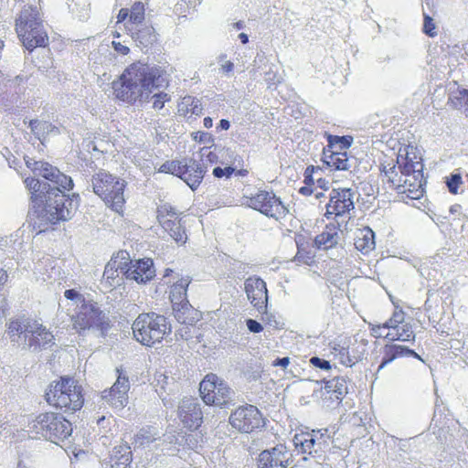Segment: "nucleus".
<instances>
[{"instance_id": "1", "label": "nucleus", "mask_w": 468, "mask_h": 468, "mask_svg": "<svg viewBox=\"0 0 468 468\" xmlns=\"http://www.w3.org/2000/svg\"><path fill=\"white\" fill-rule=\"evenodd\" d=\"M163 70L142 61L130 64L117 80L112 83L115 99L134 105L145 101L154 90L161 88L165 82Z\"/></svg>"}, {"instance_id": "2", "label": "nucleus", "mask_w": 468, "mask_h": 468, "mask_svg": "<svg viewBox=\"0 0 468 468\" xmlns=\"http://www.w3.org/2000/svg\"><path fill=\"white\" fill-rule=\"evenodd\" d=\"M405 319L404 311L397 306L386 322L370 325V334L374 338L387 341L382 348V361L378 372L395 359L405 356L407 346L395 344L396 341H414L415 334L411 325L406 323Z\"/></svg>"}, {"instance_id": "3", "label": "nucleus", "mask_w": 468, "mask_h": 468, "mask_svg": "<svg viewBox=\"0 0 468 468\" xmlns=\"http://www.w3.org/2000/svg\"><path fill=\"white\" fill-rule=\"evenodd\" d=\"M44 398L50 407L64 413H75L84 405L83 388L69 376H61L51 381Z\"/></svg>"}, {"instance_id": "4", "label": "nucleus", "mask_w": 468, "mask_h": 468, "mask_svg": "<svg viewBox=\"0 0 468 468\" xmlns=\"http://www.w3.org/2000/svg\"><path fill=\"white\" fill-rule=\"evenodd\" d=\"M169 319L155 312L139 314L132 324L133 339L145 347L162 345L172 335Z\"/></svg>"}, {"instance_id": "5", "label": "nucleus", "mask_w": 468, "mask_h": 468, "mask_svg": "<svg viewBox=\"0 0 468 468\" xmlns=\"http://www.w3.org/2000/svg\"><path fill=\"white\" fill-rule=\"evenodd\" d=\"M92 189L107 207L122 216L126 199L124 191L127 183L124 179L106 171H100L92 176Z\"/></svg>"}, {"instance_id": "6", "label": "nucleus", "mask_w": 468, "mask_h": 468, "mask_svg": "<svg viewBox=\"0 0 468 468\" xmlns=\"http://www.w3.org/2000/svg\"><path fill=\"white\" fill-rule=\"evenodd\" d=\"M16 32L28 51L48 46L49 38L43 27L39 13L32 7L25 8L16 22Z\"/></svg>"}, {"instance_id": "7", "label": "nucleus", "mask_w": 468, "mask_h": 468, "mask_svg": "<svg viewBox=\"0 0 468 468\" xmlns=\"http://www.w3.org/2000/svg\"><path fill=\"white\" fill-rule=\"evenodd\" d=\"M70 322L72 328L80 335H84L90 330H97L105 335L111 328L110 319L98 303L86 299H82V303L76 306Z\"/></svg>"}, {"instance_id": "8", "label": "nucleus", "mask_w": 468, "mask_h": 468, "mask_svg": "<svg viewBox=\"0 0 468 468\" xmlns=\"http://www.w3.org/2000/svg\"><path fill=\"white\" fill-rule=\"evenodd\" d=\"M406 172L399 168V165L393 160H385L379 166V177L384 186L397 192L403 198L418 200L423 197L425 192L422 178L419 179V187L416 186V193L412 189L411 182L408 181Z\"/></svg>"}, {"instance_id": "9", "label": "nucleus", "mask_w": 468, "mask_h": 468, "mask_svg": "<svg viewBox=\"0 0 468 468\" xmlns=\"http://www.w3.org/2000/svg\"><path fill=\"white\" fill-rule=\"evenodd\" d=\"M30 429L48 441L58 444L72 433V424L58 412L46 411L38 414L31 422Z\"/></svg>"}, {"instance_id": "10", "label": "nucleus", "mask_w": 468, "mask_h": 468, "mask_svg": "<svg viewBox=\"0 0 468 468\" xmlns=\"http://www.w3.org/2000/svg\"><path fill=\"white\" fill-rule=\"evenodd\" d=\"M159 171L179 177L193 191L199 187L207 173L206 167L193 158L165 161L161 165Z\"/></svg>"}, {"instance_id": "11", "label": "nucleus", "mask_w": 468, "mask_h": 468, "mask_svg": "<svg viewBox=\"0 0 468 468\" xmlns=\"http://www.w3.org/2000/svg\"><path fill=\"white\" fill-rule=\"evenodd\" d=\"M394 161L407 173L408 181L411 182L412 189L416 192L415 187H419L418 178L423 179V158L420 149L414 144H402Z\"/></svg>"}, {"instance_id": "12", "label": "nucleus", "mask_w": 468, "mask_h": 468, "mask_svg": "<svg viewBox=\"0 0 468 468\" xmlns=\"http://www.w3.org/2000/svg\"><path fill=\"white\" fill-rule=\"evenodd\" d=\"M200 397L208 406L225 407L231 402L232 390L229 386L216 374L205 376L199 384Z\"/></svg>"}, {"instance_id": "13", "label": "nucleus", "mask_w": 468, "mask_h": 468, "mask_svg": "<svg viewBox=\"0 0 468 468\" xmlns=\"http://www.w3.org/2000/svg\"><path fill=\"white\" fill-rule=\"evenodd\" d=\"M247 207L275 219L283 218L288 209L272 191L258 190L255 194L245 197Z\"/></svg>"}, {"instance_id": "14", "label": "nucleus", "mask_w": 468, "mask_h": 468, "mask_svg": "<svg viewBox=\"0 0 468 468\" xmlns=\"http://www.w3.org/2000/svg\"><path fill=\"white\" fill-rule=\"evenodd\" d=\"M156 218L162 229L180 245L187 240L185 227L182 225V218L176 209L170 204H162L157 207Z\"/></svg>"}, {"instance_id": "15", "label": "nucleus", "mask_w": 468, "mask_h": 468, "mask_svg": "<svg viewBox=\"0 0 468 468\" xmlns=\"http://www.w3.org/2000/svg\"><path fill=\"white\" fill-rule=\"evenodd\" d=\"M230 425L239 432L250 433L265 425V420L260 410L247 404L236 409L229 416Z\"/></svg>"}, {"instance_id": "16", "label": "nucleus", "mask_w": 468, "mask_h": 468, "mask_svg": "<svg viewBox=\"0 0 468 468\" xmlns=\"http://www.w3.org/2000/svg\"><path fill=\"white\" fill-rule=\"evenodd\" d=\"M79 203L80 196L78 194H72L69 197L65 194L55 193L53 201L49 198L46 207L48 220L52 224L68 220L77 210Z\"/></svg>"}, {"instance_id": "17", "label": "nucleus", "mask_w": 468, "mask_h": 468, "mask_svg": "<svg viewBox=\"0 0 468 468\" xmlns=\"http://www.w3.org/2000/svg\"><path fill=\"white\" fill-rule=\"evenodd\" d=\"M355 207L354 193L350 188H334L325 206L324 217L327 219L350 218V211Z\"/></svg>"}, {"instance_id": "18", "label": "nucleus", "mask_w": 468, "mask_h": 468, "mask_svg": "<svg viewBox=\"0 0 468 468\" xmlns=\"http://www.w3.org/2000/svg\"><path fill=\"white\" fill-rule=\"evenodd\" d=\"M327 430L300 431L293 437L295 448L302 453L313 454L322 451L329 443Z\"/></svg>"}, {"instance_id": "19", "label": "nucleus", "mask_w": 468, "mask_h": 468, "mask_svg": "<svg viewBox=\"0 0 468 468\" xmlns=\"http://www.w3.org/2000/svg\"><path fill=\"white\" fill-rule=\"evenodd\" d=\"M292 454L286 446L278 444L271 450L262 451L258 458L259 468H286Z\"/></svg>"}, {"instance_id": "20", "label": "nucleus", "mask_w": 468, "mask_h": 468, "mask_svg": "<svg viewBox=\"0 0 468 468\" xmlns=\"http://www.w3.org/2000/svg\"><path fill=\"white\" fill-rule=\"evenodd\" d=\"M178 417L185 428L197 430L203 422V413L199 404L193 399H183L178 408Z\"/></svg>"}, {"instance_id": "21", "label": "nucleus", "mask_w": 468, "mask_h": 468, "mask_svg": "<svg viewBox=\"0 0 468 468\" xmlns=\"http://www.w3.org/2000/svg\"><path fill=\"white\" fill-rule=\"evenodd\" d=\"M124 275L128 280L144 284L155 276L154 262L149 258L130 261Z\"/></svg>"}, {"instance_id": "22", "label": "nucleus", "mask_w": 468, "mask_h": 468, "mask_svg": "<svg viewBox=\"0 0 468 468\" xmlns=\"http://www.w3.org/2000/svg\"><path fill=\"white\" fill-rule=\"evenodd\" d=\"M245 291L251 304L259 311H265L268 303V291L265 282L257 277H250L245 282Z\"/></svg>"}, {"instance_id": "23", "label": "nucleus", "mask_w": 468, "mask_h": 468, "mask_svg": "<svg viewBox=\"0 0 468 468\" xmlns=\"http://www.w3.org/2000/svg\"><path fill=\"white\" fill-rule=\"evenodd\" d=\"M25 335L28 338L30 346L42 347L52 343L54 335L45 326L37 321L27 320L25 323Z\"/></svg>"}, {"instance_id": "24", "label": "nucleus", "mask_w": 468, "mask_h": 468, "mask_svg": "<svg viewBox=\"0 0 468 468\" xmlns=\"http://www.w3.org/2000/svg\"><path fill=\"white\" fill-rule=\"evenodd\" d=\"M295 242L297 246V252L294 256V261L298 265H314L316 262L315 246L312 241L311 237L303 234H297L295 236Z\"/></svg>"}, {"instance_id": "25", "label": "nucleus", "mask_w": 468, "mask_h": 468, "mask_svg": "<svg viewBox=\"0 0 468 468\" xmlns=\"http://www.w3.org/2000/svg\"><path fill=\"white\" fill-rule=\"evenodd\" d=\"M322 160L332 171H346L350 167L349 157L345 151L341 152L333 148L324 147Z\"/></svg>"}, {"instance_id": "26", "label": "nucleus", "mask_w": 468, "mask_h": 468, "mask_svg": "<svg viewBox=\"0 0 468 468\" xmlns=\"http://www.w3.org/2000/svg\"><path fill=\"white\" fill-rule=\"evenodd\" d=\"M339 224H327L324 231L318 234L314 239L315 249L329 250L335 247L339 240Z\"/></svg>"}, {"instance_id": "27", "label": "nucleus", "mask_w": 468, "mask_h": 468, "mask_svg": "<svg viewBox=\"0 0 468 468\" xmlns=\"http://www.w3.org/2000/svg\"><path fill=\"white\" fill-rule=\"evenodd\" d=\"M132 461L131 447L127 443H122L112 449L106 468H130Z\"/></svg>"}, {"instance_id": "28", "label": "nucleus", "mask_w": 468, "mask_h": 468, "mask_svg": "<svg viewBox=\"0 0 468 468\" xmlns=\"http://www.w3.org/2000/svg\"><path fill=\"white\" fill-rule=\"evenodd\" d=\"M128 19L130 25H141L145 19L144 4L137 1L134 2L131 8H122L117 15V23H122Z\"/></svg>"}, {"instance_id": "29", "label": "nucleus", "mask_w": 468, "mask_h": 468, "mask_svg": "<svg viewBox=\"0 0 468 468\" xmlns=\"http://www.w3.org/2000/svg\"><path fill=\"white\" fill-rule=\"evenodd\" d=\"M192 282V278L189 275L179 277L173 284L169 287V299L174 305H180L182 303L187 300V289Z\"/></svg>"}, {"instance_id": "30", "label": "nucleus", "mask_w": 468, "mask_h": 468, "mask_svg": "<svg viewBox=\"0 0 468 468\" xmlns=\"http://www.w3.org/2000/svg\"><path fill=\"white\" fill-rule=\"evenodd\" d=\"M176 319L183 324L193 325L200 320V313L195 309L188 301L176 304L173 307Z\"/></svg>"}, {"instance_id": "31", "label": "nucleus", "mask_w": 468, "mask_h": 468, "mask_svg": "<svg viewBox=\"0 0 468 468\" xmlns=\"http://www.w3.org/2000/svg\"><path fill=\"white\" fill-rule=\"evenodd\" d=\"M202 112L203 105L201 101L191 95L184 96L177 104V114L186 119L194 115L200 116Z\"/></svg>"}, {"instance_id": "32", "label": "nucleus", "mask_w": 468, "mask_h": 468, "mask_svg": "<svg viewBox=\"0 0 468 468\" xmlns=\"http://www.w3.org/2000/svg\"><path fill=\"white\" fill-rule=\"evenodd\" d=\"M354 244L356 249L364 254L373 250L376 245L374 231L368 227L359 229L356 232Z\"/></svg>"}, {"instance_id": "33", "label": "nucleus", "mask_w": 468, "mask_h": 468, "mask_svg": "<svg viewBox=\"0 0 468 468\" xmlns=\"http://www.w3.org/2000/svg\"><path fill=\"white\" fill-rule=\"evenodd\" d=\"M447 105L468 117V89L458 88L448 98Z\"/></svg>"}, {"instance_id": "34", "label": "nucleus", "mask_w": 468, "mask_h": 468, "mask_svg": "<svg viewBox=\"0 0 468 468\" xmlns=\"http://www.w3.org/2000/svg\"><path fill=\"white\" fill-rule=\"evenodd\" d=\"M101 397L110 406L117 410H122L128 403V392L122 390L105 389Z\"/></svg>"}, {"instance_id": "35", "label": "nucleus", "mask_w": 468, "mask_h": 468, "mask_svg": "<svg viewBox=\"0 0 468 468\" xmlns=\"http://www.w3.org/2000/svg\"><path fill=\"white\" fill-rule=\"evenodd\" d=\"M353 143V137L350 135L338 136L328 134L326 147L335 149L341 152H346Z\"/></svg>"}, {"instance_id": "36", "label": "nucleus", "mask_w": 468, "mask_h": 468, "mask_svg": "<svg viewBox=\"0 0 468 468\" xmlns=\"http://www.w3.org/2000/svg\"><path fill=\"white\" fill-rule=\"evenodd\" d=\"M25 184L31 193V199L33 202H42L44 192L40 181L34 177H27L25 179Z\"/></svg>"}, {"instance_id": "37", "label": "nucleus", "mask_w": 468, "mask_h": 468, "mask_svg": "<svg viewBox=\"0 0 468 468\" xmlns=\"http://www.w3.org/2000/svg\"><path fill=\"white\" fill-rule=\"evenodd\" d=\"M123 268L118 263L117 257H112L106 264L103 271V281L112 286V281L118 277V270Z\"/></svg>"}, {"instance_id": "38", "label": "nucleus", "mask_w": 468, "mask_h": 468, "mask_svg": "<svg viewBox=\"0 0 468 468\" xmlns=\"http://www.w3.org/2000/svg\"><path fill=\"white\" fill-rule=\"evenodd\" d=\"M116 374H117V379L113 383V385L110 388L114 390L118 391H126L129 392L130 390V381L129 378L126 375L125 371L123 370L122 367H119L116 368Z\"/></svg>"}, {"instance_id": "39", "label": "nucleus", "mask_w": 468, "mask_h": 468, "mask_svg": "<svg viewBox=\"0 0 468 468\" xmlns=\"http://www.w3.org/2000/svg\"><path fill=\"white\" fill-rule=\"evenodd\" d=\"M34 170L38 171L39 176L48 181L53 180L54 176L58 172L57 167L46 162H36Z\"/></svg>"}, {"instance_id": "40", "label": "nucleus", "mask_w": 468, "mask_h": 468, "mask_svg": "<svg viewBox=\"0 0 468 468\" xmlns=\"http://www.w3.org/2000/svg\"><path fill=\"white\" fill-rule=\"evenodd\" d=\"M50 182L54 183L58 186V193L63 194L64 190H71L73 188V181L70 176L61 173L59 170Z\"/></svg>"}, {"instance_id": "41", "label": "nucleus", "mask_w": 468, "mask_h": 468, "mask_svg": "<svg viewBox=\"0 0 468 468\" xmlns=\"http://www.w3.org/2000/svg\"><path fill=\"white\" fill-rule=\"evenodd\" d=\"M463 184V179L460 174H453L447 177L446 185L449 192L452 195L458 194L460 186Z\"/></svg>"}, {"instance_id": "42", "label": "nucleus", "mask_w": 468, "mask_h": 468, "mask_svg": "<svg viewBox=\"0 0 468 468\" xmlns=\"http://www.w3.org/2000/svg\"><path fill=\"white\" fill-rule=\"evenodd\" d=\"M153 100V108L154 110H161L164 108L165 102L170 101L171 97L166 92L161 91L155 93L152 97Z\"/></svg>"}, {"instance_id": "43", "label": "nucleus", "mask_w": 468, "mask_h": 468, "mask_svg": "<svg viewBox=\"0 0 468 468\" xmlns=\"http://www.w3.org/2000/svg\"><path fill=\"white\" fill-rule=\"evenodd\" d=\"M199 152L203 161L206 164L214 165L218 163V154L215 151L211 150V147H202Z\"/></svg>"}, {"instance_id": "44", "label": "nucleus", "mask_w": 468, "mask_h": 468, "mask_svg": "<svg viewBox=\"0 0 468 468\" xmlns=\"http://www.w3.org/2000/svg\"><path fill=\"white\" fill-rule=\"evenodd\" d=\"M423 32L431 37L437 35L436 25L433 19L427 14L423 16Z\"/></svg>"}, {"instance_id": "45", "label": "nucleus", "mask_w": 468, "mask_h": 468, "mask_svg": "<svg viewBox=\"0 0 468 468\" xmlns=\"http://www.w3.org/2000/svg\"><path fill=\"white\" fill-rule=\"evenodd\" d=\"M146 33L148 35V38L147 39H145L144 35H143L141 31L133 33L132 34V37L135 41H139L142 45L147 46L149 43H152L153 41H154L155 37L153 34V29L152 28H148L147 27L146 28Z\"/></svg>"}, {"instance_id": "46", "label": "nucleus", "mask_w": 468, "mask_h": 468, "mask_svg": "<svg viewBox=\"0 0 468 468\" xmlns=\"http://www.w3.org/2000/svg\"><path fill=\"white\" fill-rule=\"evenodd\" d=\"M7 332L10 336L16 335L18 334H25V324H21L17 320L11 321L7 327Z\"/></svg>"}, {"instance_id": "47", "label": "nucleus", "mask_w": 468, "mask_h": 468, "mask_svg": "<svg viewBox=\"0 0 468 468\" xmlns=\"http://www.w3.org/2000/svg\"><path fill=\"white\" fill-rule=\"evenodd\" d=\"M235 172V169L231 166L221 168L219 166L213 169V176L217 178L230 177Z\"/></svg>"}, {"instance_id": "48", "label": "nucleus", "mask_w": 468, "mask_h": 468, "mask_svg": "<svg viewBox=\"0 0 468 468\" xmlns=\"http://www.w3.org/2000/svg\"><path fill=\"white\" fill-rule=\"evenodd\" d=\"M310 363L318 367V368H321V369H324V370H329L331 369V364L329 361L327 360H324V359H322L320 357H317V356H313L311 359H310Z\"/></svg>"}, {"instance_id": "49", "label": "nucleus", "mask_w": 468, "mask_h": 468, "mask_svg": "<svg viewBox=\"0 0 468 468\" xmlns=\"http://www.w3.org/2000/svg\"><path fill=\"white\" fill-rule=\"evenodd\" d=\"M246 324L249 330L252 333H261L263 330L262 325L256 320L248 319Z\"/></svg>"}, {"instance_id": "50", "label": "nucleus", "mask_w": 468, "mask_h": 468, "mask_svg": "<svg viewBox=\"0 0 468 468\" xmlns=\"http://www.w3.org/2000/svg\"><path fill=\"white\" fill-rule=\"evenodd\" d=\"M64 296L69 299V300H75V299H78L80 301V304L82 303V299H85L83 297V295H81L80 293H79L76 290L74 289H69V290H66L65 292H64Z\"/></svg>"}, {"instance_id": "51", "label": "nucleus", "mask_w": 468, "mask_h": 468, "mask_svg": "<svg viewBox=\"0 0 468 468\" xmlns=\"http://www.w3.org/2000/svg\"><path fill=\"white\" fill-rule=\"evenodd\" d=\"M112 47L116 52L122 55H127L130 52V48L122 45L121 42L112 41Z\"/></svg>"}, {"instance_id": "52", "label": "nucleus", "mask_w": 468, "mask_h": 468, "mask_svg": "<svg viewBox=\"0 0 468 468\" xmlns=\"http://www.w3.org/2000/svg\"><path fill=\"white\" fill-rule=\"evenodd\" d=\"M290 364V358L289 357H282V358H277L272 362L273 367H282L286 368L288 365Z\"/></svg>"}, {"instance_id": "53", "label": "nucleus", "mask_w": 468, "mask_h": 468, "mask_svg": "<svg viewBox=\"0 0 468 468\" xmlns=\"http://www.w3.org/2000/svg\"><path fill=\"white\" fill-rule=\"evenodd\" d=\"M193 138L195 141L201 143V142L206 141L207 139H210L211 136L207 133H205V132H197L194 134Z\"/></svg>"}, {"instance_id": "54", "label": "nucleus", "mask_w": 468, "mask_h": 468, "mask_svg": "<svg viewBox=\"0 0 468 468\" xmlns=\"http://www.w3.org/2000/svg\"><path fill=\"white\" fill-rule=\"evenodd\" d=\"M7 272L0 268V289L4 286V284L7 282Z\"/></svg>"}, {"instance_id": "55", "label": "nucleus", "mask_w": 468, "mask_h": 468, "mask_svg": "<svg viewBox=\"0 0 468 468\" xmlns=\"http://www.w3.org/2000/svg\"><path fill=\"white\" fill-rule=\"evenodd\" d=\"M405 356H412L423 362L421 356L419 354H417L413 349H410L409 347H407V351H405Z\"/></svg>"}, {"instance_id": "56", "label": "nucleus", "mask_w": 468, "mask_h": 468, "mask_svg": "<svg viewBox=\"0 0 468 468\" xmlns=\"http://www.w3.org/2000/svg\"><path fill=\"white\" fill-rule=\"evenodd\" d=\"M221 69L224 72L229 73L233 69V63L231 61H226L221 65Z\"/></svg>"}, {"instance_id": "57", "label": "nucleus", "mask_w": 468, "mask_h": 468, "mask_svg": "<svg viewBox=\"0 0 468 468\" xmlns=\"http://www.w3.org/2000/svg\"><path fill=\"white\" fill-rule=\"evenodd\" d=\"M218 127L221 129V130H229V127H230V123L228 120H225V119H222L220 120L219 122V125Z\"/></svg>"}, {"instance_id": "58", "label": "nucleus", "mask_w": 468, "mask_h": 468, "mask_svg": "<svg viewBox=\"0 0 468 468\" xmlns=\"http://www.w3.org/2000/svg\"><path fill=\"white\" fill-rule=\"evenodd\" d=\"M204 126L207 129L211 128L213 125V120L210 117H205L203 120Z\"/></svg>"}, {"instance_id": "59", "label": "nucleus", "mask_w": 468, "mask_h": 468, "mask_svg": "<svg viewBox=\"0 0 468 468\" xmlns=\"http://www.w3.org/2000/svg\"><path fill=\"white\" fill-rule=\"evenodd\" d=\"M310 169L313 171V170H314V166H312V167H307L305 174H307V173H308V171H309ZM304 181H305L307 184H309V183L312 181L311 175H305V180H304Z\"/></svg>"}, {"instance_id": "60", "label": "nucleus", "mask_w": 468, "mask_h": 468, "mask_svg": "<svg viewBox=\"0 0 468 468\" xmlns=\"http://www.w3.org/2000/svg\"><path fill=\"white\" fill-rule=\"evenodd\" d=\"M239 37L243 44H246L249 41L248 36L245 33H240Z\"/></svg>"}, {"instance_id": "61", "label": "nucleus", "mask_w": 468, "mask_h": 468, "mask_svg": "<svg viewBox=\"0 0 468 468\" xmlns=\"http://www.w3.org/2000/svg\"><path fill=\"white\" fill-rule=\"evenodd\" d=\"M38 123V121L37 120H31L29 122V127L31 128L32 131L35 130V128L37 127V124Z\"/></svg>"}, {"instance_id": "62", "label": "nucleus", "mask_w": 468, "mask_h": 468, "mask_svg": "<svg viewBox=\"0 0 468 468\" xmlns=\"http://www.w3.org/2000/svg\"><path fill=\"white\" fill-rule=\"evenodd\" d=\"M173 272H174V271L172 269L167 268L165 270L164 277L165 278L169 277Z\"/></svg>"}, {"instance_id": "63", "label": "nucleus", "mask_w": 468, "mask_h": 468, "mask_svg": "<svg viewBox=\"0 0 468 468\" xmlns=\"http://www.w3.org/2000/svg\"><path fill=\"white\" fill-rule=\"evenodd\" d=\"M5 48V42L0 39V50H2Z\"/></svg>"}, {"instance_id": "64", "label": "nucleus", "mask_w": 468, "mask_h": 468, "mask_svg": "<svg viewBox=\"0 0 468 468\" xmlns=\"http://www.w3.org/2000/svg\"><path fill=\"white\" fill-rule=\"evenodd\" d=\"M113 36H114L115 37H120V34H119L118 32H114V33H113Z\"/></svg>"}]
</instances>
